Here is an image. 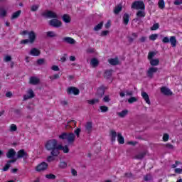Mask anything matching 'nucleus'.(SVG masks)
Returning a JSON list of instances; mask_svg holds the SVG:
<instances>
[{
    "mask_svg": "<svg viewBox=\"0 0 182 182\" xmlns=\"http://www.w3.org/2000/svg\"><path fill=\"white\" fill-rule=\"evenodd\" d=\"M45 147L48 151H51V156H59L60 151H59V143L58 140L53 139L47 141L45 144Z\"/></svg>",
    "mask_w": 182,
    "mask_h": 182,
    "instance_id": "obj_1",
    "label": "nucleus"
},
{
    "mask_svg": "<svg viewBox=\"0 0 182 182\" xmlns=\"http://www.w3.org/2000/svg\"><path fill=\"white\" fill-rule=\"evenodd\" d=\"M59 139H62V140H67V141L70 144L75 141V139H76V135H75V134L73 133L64 132L59 136Z\"/></svg>",
    "mask_w": 182,
    "mask_h": 182,
    "instance_id": "obj_2",
    "label": "nucleus"
},
{
    "mask_svg": "<svg viewBox=\"0 0 182 182\" xmlns=\"http://www.w3.org/2000/svg\"><path fill=\"white\" fill-rule=\"evenodd\" d=\"M132 9H136L139 11V9L141 11H144L146 9V6H144V3L143 1H134L132 3Z\"/></svg>",
    "mask_w": 182,
    "mask_h": 182,
    "instance_id": "obj_3",
    "label": "nucleus"
},
{
    "mask_svg": "<svg viewBox=\"0 0 182 182\" xmlns=\"http://www.w3.org/2000/svg\"><path fill=\"white\" fill-rule=\"evenodd\" d=\"M41 16L44 18H48L50 19H58V14L53 11L47 10L41 14Z\"/></svg>",
    "mask_w": 182,
    "mask_h": 182,
    "instance_id": "obj_4",
    "label": "nucleus"
},
{
    "mask_svg": "<svg viewBox=\"0 0 182 182\" xmlns=\"http://www.w3.org/2000/svg\"><path fill=\"white\" fill-rule=\"evenodd\" d=\"M48 25L53 26V28H60L62 26V21L57 18H53L49 21Z\"/></svg>",
    "mask_w": 182,
    "mask_h": 182,
    "instance_id": "obj_5",
    "label": "nucleus"
},
{
    "mask_svg": "<svg viewBox=\"0 0 182 182\" xmlns=\"http://www.w3.org/2000/svg\"><path fill=\"white\" fill-rule=\"evenodd\" d=\"M29 157V155H28V153L25 151V149H20L17 152L16 159H23V160H26Z\"/></svg>",
    "mask_w": 182,
    "mask_h": 182,
    "instance_id": "obj_6",
    "label": "nucleus"
},
{
    "mask_svg": "<svg viewBox=\"0 0 182 182\" xmlns=\"http://www.w3.org/2000/svg\"><path fill=\"white\" fill-rule=\"evenodd\" d=\"M48 164L46 162H42L36 167V171L41 173V171H45L48 169Z\"/></svg>",
    "mask_w": 182,
    "mask_h": 182,
    "instance_id": "obj_7",
    "label": "nucleus"
},
{
    "mask_svg": "<svg viewBox=\"0 0 182 182\" xmlns=\"http://www.w3.org/2000/svg\"><path fill=\"white\" fill-rule=\"evenodd\" d=\"M107 87H105L104 85L100 86L96 93L97 97H99L100 99L103 97L105 95V92L107 90Z\"/></svg>",
    "mask_w": 182,
    "mask_h": 182,
    "instance_id": "obj_8",
    "label": "nucleus"
},
{
    "mask_svg": "<svg viewBox=\"0 0 182 182\" xmlns=\"http://www.w3.org/2000/svg\"><path fill=\"white\" fill-rule=\"evenodd\" d=\"M157 70H159V68H149L146 73V76L149 77V79H153V77H154V73H157Z\"/></svg>",
    "mask_w": 182,
    "mask_h": 182,
    "instance_id": "obj_9",
    "label": "nucleus"
},
{
    "mask_svg": "<svg viewBox=\"0 0 182 182\" xmlns=\"http://www.w3.org/2000/svg\"><path fill=\"white\" fill-rule=\"evenodd\" d=\"M68 95H75V96H77L80 91L79 89L76 88V87H70L67 90Z\"/></svg>",
    "mask_w": 182,
    "mask_h": 182,
    "instance_id": "obj_10",
    "label": "nucleus"
},
{
    "mask_svg": "<svg viewBox=\"0 0 182 182\" xmlns=\"http://www.w3.org/2000/svg\"><path fill=\"white\" fill-rule=\"evenodd\" d=\"M85 133H87V134H90L92 132H93V122H87L85 124Z\"/></svg>",
    "mask_w": 182,
    "mask_h": 182,
    "instance_id": "obj_11",
    "label": "nucleus"
},
{
    "mask_svg": "<svg viewBox=\"0 0 182 182\" xmlns=\"http://www.w3.org/2000/svg\"><path fill=\"white\" fill-rule=\"evenodd\" d=\"M35 97V92L33 90L29 89L27 91V95H23V100H28V99H33Z\"/></svg>",
    "mask_w": 182,
    "mask_h": 182,
    "instance_id": "obj_12",
    "label": "nucleus"
},
{
    "mask_svg": "<svg viewBox=\"0 0 182 182\" xmlns=\"http://www.w3.org/2000/svg\"><path fill=\"white\" fill-rule=\"evenodd\" d=\"M40 82H41V80H39V78H38L37 77L33 76L30 77V80H29L30 85L36 86V85H39Z\"/></svg>",
    "mask_w": 182,
    "mask_h": 182,
    "instance_id": "obj_13",
    "label": "nucleus"
},
{
    "mask_svg": "<svg viewBox=\"0 0 182 182\" xmlns=\"http://www.w3.org/2000/svg\"><path fill=\"white\" fill-rule=\"evenodd\" d=\"M16 155V151H15V149H9L8 152L6 154L7 159H14L15 156Z\"/></svg>",
    "mask_w": 182,
    "mask_h": 182,
    "instance_id": "obj_14",
    "label": "nucleus"
},
{
    "mask_svg": "<svg viewBox=\"0 0 182 182\" xmlns=\"http://www.w3.org/2000/svg\"><path fill=\"white\" fill-rule=\"evenodd\" d=\"M28 40L30 41V43H33L36 41V34L34 31H30L28 33Z\"/></svg>",
    "mask_w": 182,
    "mask_h": 182,
    "instance_id": "obj_15",
    "label": "nucleus"
},
{
    "mask_svg": "<svg viewBox=\"0 0 182 182\" xmlns=\"http://www.w3.org/2000/svg\"><path fill=\"white\" fill-rule=\"evenodd\" d=\"M161 92L163 93V95H165V96H170L173 95V92L170 89L166 87H162L161 88Z\"/></svg>",
    "mask_w": 182,
    "mask_h": 182,
    "instance_id": "obj_16",
    "label": "nucleus"
},
{
    "mask_svg": "<svg viewBox=\"0 0 182 182\" xmlns=\"http://www.w3.org/2000/svg\"><path fill=\"white\" fill-rule=\"evenodd\" d=\"M122 19L124 25H129V21H130V15L127 13L124 14Z\"/></svg>",
    "mask_w": 182,
    "mask_h": 182,
    "instance_id": "obj_17",
    "label": "nucleus"
},
{
    "mask_svg": "<svg viewBox=\"0 0 182 182\" xmlns=\"http://www.w3.org/2000/svg\"><path fill=\"white\" fill-rule=\"evenodd\" d=\"M29 54L31 55V56H39V55H41V50L36 48H33L31 50Z\"/></svg>",
    "mask_w": 182,
    "mask_h": 182,
    "instance_id": "obj_18",
    "label": "nucleus"
},
{
    "mask_svg": "<svg viewBox=\"0 0 182 182\" xmlns=\"http://www.w3.org/2000/svg\"><path fill=\"white\" fill-rule=\"evenodd\" d=\"M108 62H109V65H112V66H116L117 65H119V63L118 58L109 59Z\"/></svg>",
    "mask_w": 182,
    "mask_h": 182,
    "instance_id": "obj_19",
    "label": "nucleus"
},
{
    "mask_svg": "<svg viewBox=\"0 0 182 182\" xmlns=\"http://www.w3.org/2000/svg\"><path fill=\"white\" fill-rule=\"evenodd\" d=\"M141 96L143 99L145 100L146 103L148 105H150V97H149V95L146 92H141Z\"/></svg>",
    "mask_w": 182,
    "mask_h": 182,
    "instance_id": "obj_20",
    "label": "nucleus"
},
{
    "mask_svg": "<svg viewBox=\"0 0 182 182\" xmlns=\"http://www.w3.org/2000/svg\"><path fill=\"white\" fill-rule=\"evenodd\" d=\"M63 42H65L66 43H70V45H73L75 43V39L70 38V37H65L63 38Z\"/></svg>",
    "mask_w": 182,
    "mask_h": 182,
    "instance_id": "obj_21",
    "label": "nucleus"
},
{
    "mask_svg": "<svg viewBox=\"0 0 182 182\" xmlns=\"http://www.w3.org/2000/svg\"><path fill=\"white\" fill-rule=\"evenodd\" d=\"M60 150H63V153H69V147L68 146V145L63 146H62V144H59L58 151H60Z\"/></svg>",
    "mask_w": 182,
    "mask_h": 182,
    "instance_id": "obj_22",
    "label": "nucleus"
},
{
    "mask_svg": "<svg viewBox=\"0 0 182 182\" xmlns=\"http://www.w3.org/2000/svg\"><path fill=\"white\" fill-rule=\"evenodd\" d=\"M21 14H22V11H21V10L15 11L14 13H13L11 19V20L18 19V17L21 16Z\"/></svg>",
    "mask_w": 182,
    "mask_h": 182,
    "instance_id": "obj_23",
    "label": "nucleus"
},
{
    "mask_svg": "<svg viewBox=\"0 0 182 182\" xmlns=\"http://www.w3.org/2000/svg\"><path fill=\"white\" fill-rule=\"evenodd\" d=\"M169 42H171V45L173 48H176L177 46V39H176V36H171L169 38Z\"/></svg>",
    "mask_w": 182,
    "mask_h": 182,
    "instance_id": "obj_24",
    "label": "nucleus"
},
{
    "mask_svg": "<svg viewBox=\"0 0 182 182\" xmlns=\"http://www.w3.org/2000/svg\"><path fill=\"white\" fill-rule=\"evenodd\" d=\"M90 65H92V68L99 66V60L97 58H92L91 60Z\"/></svg>",
    "mask_w": 182,
    "mask_h": 182,
    "instance_id": "obj_25",
    "label": "nucleus"
},
{
    "mask_svg": "<svg viewBox=\"0 0 182 182\" xmlns=\"http://www.w3.org/2000/svg\"><path fill=\"white\" fill-rule=\"evenodd\" d=\"M110 136H111V140L112 141H116V136H117V134L116 133V131L114 130H111L110 131Z\"/></svg>",
    "mask_w": 182,
    "mask_h": 182,
    "instance_id": "obj_26",
    "label": "nucleus"
},
{
    "mask_svg": "<svg viewBox=\"0 0 182 182\" xmlns=\"http://www.w3.org/2000/svg\"><path fill=\"white\" fill-rule=\"evenodd\" d=\"M62 19L63 22H65V23H70V16H69L68 14H64L62 17Z\"/></svg>",
    "mask_w": 182,
    "mask_h": 182,
    "instance_id": "obj_27",
    "label": "nucleus"
},
{
    "mask_svg": "<svg viewBox=\"0 0 182 182\" xmlns=\"http://www.w3.org/2000/svg\"><path fill=\"white\" fill-rule=\"evenodd\" d=\"M46 36L47 38H56L58 34L55 31H48L46 32Z\"/></svg>",
    "mask_w": 182,
    "mask_h": 182,
    "instance_id": "obj_28",
    "label": "nucleus"
},
{
    "mask_svg": "<svg viewBox=\"0 0 182 182\" xmlns=\"http://www.w3.org/2000/svg\"><path fill=\"white\" fill-rule=\"evenodd\" d=\"M127 113H129V111L127 109L122 110L121 112H117V116L119 117H126L127 116Z\"/></svg>",
    "mask_w": 182,
    "mask_h": 182,
    "instance_id": "obj_29",
    "label": "nucleus"
},
{
    "mask_svg": "<svg viewBox=\"0 0 182 182\" xmlns=\"http://www.w3.org/2000/svg\"><path fill=\"white\" fill-rule=\"evenodd\" d=\"M150 60V65L151 66H157L159 65V63H160V60H159V58L152 59V60Z\"/></svg>",
    "mask_w": 182,
    "mask_h": 182,
    "instance_id": "obj_30",
    "label": "nucleus"
},
{
    "mask_svg": "<svg viewBox=\"0 0 182 182\" xmlns=\"http://www.w3.org/2000/svg\"><path fill=\"white\" fill-rule=\"evenodd\" d=\"M117 141L119 144H124V138L122 136V134L118 133L117 134Z\"/></svg>",
    "mask_w": 182,
    "mask_h": 182,
    "instance_id": "obj_31",
    "label": "nucleus"
},
{
    "mask_svg": "<svg viewBox=\"0 0 182 182\" xmlns=\"http://www.w3.org/2000/svg\"><path fill=\"white\" fill-rule=\"evenodd\" d=\"M137 18H144L146 16V11L144 10L138 11L136 12Z\"/></svg>",
    "mask_w": 182,
    "mask_h": 182,
    "instance_id": "obj_32",
    "label": "nucleus"
},
{
    "mask_svg": "<svg viewBox=\"0 0 182 182\" xmlns=\"http://www.w3.org/2000/svg\"><path fill=\"white\" fill-rule=\"evenodd\" d=\"M122 4H119L114 8V13L115 14V15H117L122 11Z\"/></svg>",
    "mask_w": 182,
    "mask_h": 182,
    "instance_id": "obj_33",
    "label": "nucleus"
},
{
    "mask_svg": "<svg viewBox=\"0 0 182 182\" xmlns=\"http://www.w3.org/2000/svg\"><path fill=\"white\" fill-rule=\"evenodd\" d=\"M112 70H106L104 73V77L105 79H109V77H112Z\"/></svg>",
    "mask_w": 182,
    "mask_h": 182,
    "instance_id": "obj_34",
    "label": "nucleus"
},
{
    "mask_svg": "<svg viewBox=\"0 0 182 182\" xmlns=\"http://www.w3.org/2000/svg\"><path fill=\"white\" fill-rule=\"evenodd\" d=\"M102 28H103V21H101L100 23L95 26L94 27V31H95V32H97V31H100Z\"/></svg>",
    "mask_w": 182,
    "mask_h": 182,
    "instance_id": "obj_35",
    "label": "nucleus"
},
{
    "mask_svg": "<svg viewBox=\"0 0 182 182\" xmlns=\"http://www.w3.org/2000/svg\"><path fill=\"white\" fill-rule=\"evenodd\" d=\"M146 154H147V152L146 151L141 152L136 156V159H138L139 160H141L146 156Z\"/></svg>",
    "mask_w": 182,
    "mask_h": 182,
    "instance_id": "obj_36",
    "label": "nucleus"
},
{
    "mask_svg": "<svg viewBox=\"0 0 182 182\" xmlns=\"http://www.w3.org/2000/svg\"><path fill=\"white\" fill-rule=\"evenodd\" d=\"M144 181H151V180H153V176L150 173L146 174L144 176Z\"/></svg>",
    "mask_w": 182,
    "mask_h": 182,
    "instance_id": "obj_37",
    "label": "nucleus"
},
{
    "mask_svg": "<svg viewBox=\"0 0 182 182\" xmlns=\"http://www.w3.org/2000/svg\"><path fill=\"white\" fill-rule=\"evenodd\" d=\"M159 7L160 9H164L166 4H164V0H159L158 2Z\"/></svg>",
    "mask_w": 182,
    "mask_h": 182,
    "instance_id": "obj_38",
    "label": "nucleus"
},
{
    "mask_svg": "<svg viewBox=\"0 0 182 182\" xmlns=\"http://www.w3.org/2000/svg\"><path fill=\"white\" fill-rule=\"evenodd\" d=\"M76 121L71 120L68 122V125L66 127H72V126H74V127H76Z\"/></svg>",
    "mask_w": 182,
    "mask_h": 182,
    "instance_id": "obj_39",
    "label": "nucleus"
},
{
    "mask_svg": "<svg viewBox=\"0 0 182 182\" xmlns=\"http://www.w3.org/2000/svg\"><path fill=\"white\" fill-rule=\"evenodd\" d=\"M0 16H1V18H5V16H6V10L4 8L0 9Z\"/></svg>",
    "mask_w": 182,
    "mask_h": 182,
    "instance_id": "obj_40",
    "label": "nucleus"
},
{
    "mask_svg": "<svg viewBox=\"0 0 182 182\" xmlns=\"http://www.w3.org/2000/svg\"><path fill=\"white\" fill-rule=\"evenodd\" d=\"M159 28H160V24H159V23H156L151 27V31H157Z\"/></svg>",
    "mask_w": 182,
    "mask_h": 182,
    "instance_id": "obj_41",
    "label": "nucleus"
},
{
    "mask_svg": "<svg viewBox=\"0 0 182 182\" xmlns=\"http://www.w3.org/2000/svg\"><path fill=\"white\" fill-rule=\"evenodd\" d=\"M100 109L102 113H106V112H109V107L107 106H100Z\"/></svg>",
    "mask_w": 182,
    "mask_h": 182,
    "instance_id": "obj_42",
    "label": "nucleus"
},
{
    "mask_svg": "<svg viewBox=\"0 0 182 182\" xmlns=\"http://www.w3.org/2000/svg\"><path fill=\"white\" fill-rule=\"evenodd\" d=\"M46 178H48V180H55L56 178V176L53 173L46 175Z\"/></svg>",
    "mask_w": 182,
    "mask_h": 182,
    "instance_id": "obj_43",
    "label": "nucleus"
},
{
    "mask_svg": "<svg viewBox=\"0 0 182 182\" xmlns=\"http://www.w3.org/2000/svg\"><path fill=\"white\" fill-rule=\"evenodd\" d=\"M80 132H82V129H80V128H77L74 131V134H75V136H77V138L80 137Z\"/></svg>",
    "mask_w": 182,
    "mask_h": 182,
    "instance_id": "obj_44",
    "label": "nucleus"
},
{
    "mask_svg": "<svg viewBox=\"0 0 182 182\" xmlns=\"http://www.w3.org/2000/svg\"><path fill=\"white\" fill-rule=\"evenodd\" d=\"M87 103H89V105H95L96 103H99V99H93L91 100H87Z\"/></svg>",
    "mask_w": 182,
    "mask_h": 182,
    "instance_id": "obj_45",
    "label": "nucleus"
},
{
    "mask_svg": "<svg viewBox=\"0 0 182 182\" xmlns=\"http://www.w3.org/2000/svg\"><path fill=\"white\" fill-rule=\"evenodd\" d=\"M68 167V164L65 161L60 162L59 168H66Z\"/></svg>",
    "mask_w": 182,
    "mask_h": 182,
    "instance_id": "obj_46",
    "label": "nucleus"
},
{
    "mask_svg": "<svg viewBox=\"0 0 182 182\" xmlns=\"http://www.w3.org/2000/svg\"><path fill=\"white\" fill-rule=\"evenodd\" d=\"M18 130V127L15 124H13L10 126V132H16Z\"/></svg>",
    "mask_w": 182,
    "mask_h": 182,
    "instance_id": "obj_47",
    "label": "nucleus"
},
{
    "mask_svg": "<svg viewBox=\"0 0 182 182\" xmlns=\"http://www.w3.org/2000/svg\"><path fill=\"white\" fill-rule=\"evenodd\" d=\"M47 161L48 163H51V161H55V156H53V155L48 156L47 157Z\"/></svg>",
    "mask_w": 182,
    "mask_h": 182,
    "instance_id": "obj_48",
    "label": "nucleus"
},
{
    "mask_svg": "<svg viewBox=\"0 0 182 182\" xmlns=\"http://www.w3.org/2000/svg\"><path fill=\"white\" fill-rule=\"evenodd\" d=\"M59 77H60L59 74H55L54 75L50 76L49 79H50V80H55L56 79H59Z\"/></svg>",
    "mask_w": 182,
    "mask_h": 182,
    "instance_id": "obj_49",
    "label": "nucleus"
},
{
    "mask_svg": "<svg viewBox=\"0 0 182 182\" xmlns=\"http://www.w3.org/2000/svg\"><path fill=\"white\" fill-rule=\"evenodd\" d=\"M156 55L154 52H149L148 54V59L149 60H151L153 59V57Z\"/></svg>",
    "mask_w": 182,
    "mask_h": 182,
    "instance_id": "obj_50",
    "label": "nucleus"
},
{
    "mask_svg": "<svg viewBox=\"0 0 182 182\" xmlns=\"http://www.w3.org/2000/svg\"><path fill=\"white\" fill-rule=\"evenodd\" d=\"M159 37V35L157 34H152L149 36L150 41H156L157 38Z\"/></svg>",
    "mask_w": 182,
    "mask_h": 182,
    "instance_id": "obj_51",
    "label": "nucleus"
},
{
    "mask_svg": "<svg viewBox=\"0 0 182 182\" xmlns=\"http://www.w3.org/2000/svg\"><path fill=\"white\" fill-rule=\"evenodd\" d=\"M45 62H46V60H45V59L44 58H40V59H38V60H37V64L38 65H45Z\"/></svg>",
    "mask_w": 182,
    "mask_h": 182,
    "instance_id": "obj_52",
    "label": "nucleus"
},
{
    "mask_svg": "<svg viewBox=\"0 0 182 182\" xmlns=\"http://www.w3.org/2000/svg\"><path fill=\"white\" fill-rule=\"evenodd\" d=\"M137 100V98H136V97H131L129 100H128V102L132 104V103H134V102H136Z\"/></svg>",
    "mask_w": 182,
    "mask_h": 182,
    "instance_id": "obj_53",
    "label": "nucleus"
},
{
    "mask_svg": "<svg viewBox=\"0 0 182 182\" xmlns=\"http://www.w3.org/2000/svg\"><path fill=\"white\" fill-rule=\"evenodd\" d=\"M9 167H11V164H6L3 168V171H8V170H9Z\"/></svg>",
    "mask_w": 182,
    "mask_h": 182,
    "instance_id": "obj_54",
    "label": "nucleus"
},
{
    "mask_svg": "<svg viewBox=\"0 0 182 182\" xmlns=\"http://www.w3.org/2000/svg\"><path fill=\"white\" fill-rule=\"evenodd\" d=\"M146 39H147L146 37L143 36L138 41V43H143L146 42Z\"/></svg>",
    "mask_w": 182,
    "mask_h": 182,
    "instance_id": "obj_55",
    "label": "nucleus"
},
{
    "mask_svg": "<svg viewBox=\"0 0 182 182\" xmlns=\"http://www.w3.org/2000/svg\"><path fill=\"white\" fill-rule=\"evenodd\" d=\"M38 9H39V6H38V5H33L31 6V11L33 12H36V11Z\"/></svg>",
    "mask_w": 182,
    "mask_h": 182,
    "instance_id": "obj_56",
    "label": "nucleus"
},
{
    "mask_svg": "<svg viewBox=\"0 0 182 182\" xmlns=\"http://www.w3.org/2000/svg\"><path fill=\"white\" fill-rule=\"evenodd\" d=\"M109 35V31H103L101 32L100 36H107Z\"/></svg>",
    "mask_w": 182,
    "mask_h": 182,
    "instance_id": "obj_57",
    "label": "nucleus"
},
{
    "mask_svg": "<svg viewBox=\"0 0 182 182\" xmlns=\"http://www.w3.org/2000/svg\"><path fill=\"white\" fill-rule=\"evenodd\" d=\"M162 42L164 43H168L170 42V38H168V37H164L163 39H162Z\"/></svg>",
    "mask_w": 182,
    "mask_h": 182,
    "instance_id": "obj_58",
    "label": "nucleus"
},
{
    "mask_svg": "<svg viewBox=\"0 0 182 182\" xmlns=\"http://www.w3.org/2000/svg\"><path fill=\"white\" fill-rule=\"evenodd\" d=\"M11 60H12V57H11L10 55H6L4 58V61L5 62H11Z\"/></svg>",
    "mask_w": 182,
    "mask_h": 182,
    "instance_id": "obj_59",
    "label": "nucleus"
},
{
    "mask_svg": "<svg viewBox=\"0 0 182 182\" xmlns=\"http://www.w3.org/2000/svg\"><path fill=\"white\" fill-rule=\"evenodd\" d=\"M124 177H127V178H132L133 177V173H125Z\"/></svg>",
    "mask_w": 182,
    "mask_h": 182,
    "instance_id": "obj_60",
    "label": "nucleus"
},
{
    "mask_svg": "<svg viewBox=\"0 0 182 182\" xmlns=\"http://www.w3.org/2000/svg\"><path fill=\"white\" fill-rule=\"evenodd\" d=\"M163 140H164V141H168V134H164Z\"/></svg>",
    "mask_w": 182,
    "mask_h": 182,
    "instance_id": "obj_61",
    "label": "nucleus"
},
{
    "mask_svg": "<svg viewBox=\"0 0 182 182\" xmlns=\"http://www.w3.org/2000/svg\"><path fill=\"white\" fill-rule=\"evenodd\" d=\"M51 69H52V70H54L55 72H58V70H60L59 67L58 65H53Z\"/></svg>",
    "mask_w": 182,
    "mask_h": 182,
    "instance_id": "obj_62",
    "label": "nucleus"
},
{
    "mask_svg": "<svg viewBox=\"0 0 182 182\" xmlns=\"http://www.w3.org/2000/svg\"><path fill=\"white\" fill-rule=\"evenodd\" d=\"M175 173H176L177 174H181L182 173V168H177L175 169Z\"/></svg>",
    "mask_w": 182,
    "mask_h": 182,
    "instance_id": "obj_63",
    "label": "nucleus"
},
{
    "mask_svg": "<svg viewBox=\"0 0 182 182\" xmlns=\"http://www.w3.org/2000/svg\"><path fill=\"white\" fill-rule=\"evenodd\" d=\"M182 0H175L174 5H181Z\"/></svg>",
    "mask_w": 182,
    "mask_h": 182,
    "instance_id": "obj_64",
    "label": "nucleus"
}]
</instances>
